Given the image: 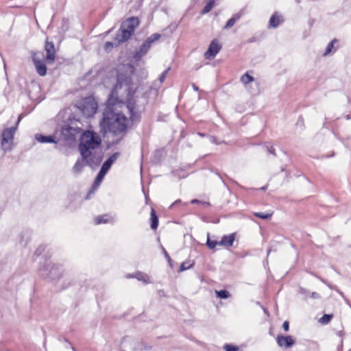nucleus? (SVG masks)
<instances>
[{
	"instance_id": "1",
	"label": "nucleus",
	"mask_w": 351,
	"mask_h": 351,
	"mask_svg": "<svg viewBox=\"0 0 351 351\" xmlns=\"http://www.w3.org/2000/svg\"><path fill=\"white\" fill-rule=\"evenodd\" d=\"M128 70L117 73V83L106 101L107 110H112L118 104H125L128 110H134L135 99L134 95L137 90V86L132 82V74L134 67L128 64Z\"/></svg>"
},
{
	"instance_id": "2",
	"label": "nucleus",
	"mask_w": 351,
	"mask_h": 351,
	"mask_svg": "<svg viewBox=\"0 0 351 351\" xmlns=\"http://www.w3.org/2000/svg\"><path fill=\"white\" fill-rule=\"evenodd\" d=\"M130 117L127 118L122 113H115L114 111H106L101 122V128L104 134L110 133L114 136L121 138L127 129L133 125L132 116L135 111H130Z\"/></svg>"
},
{
	"instance_id": "3",
	"label": "nucleus",
	"mask_w": 351,
	"mask_h": 351,
	"mask_svg": "<svg viewBox=\"0 0 351 351\" xmlns=\"http://www.w3.org/2000/svg\"><path fill=\"white\" fill-rule=\"evenodd\" d=\"M101 144V139L96 132L86 130L82 134L79 151L82 157L86 159L88 165H98L101 162L102 157L99 152Z\"/></svg>"
},
{
	"instance_id": "4",
	"label": "nucleus",
	"mask_w": 351,
	"mask_h": 351,
	"mask_svg": "<svg viewBox=\"0 0 351 351\" xmlns=\"http://www.w3.org/2000/svg\"><path fill=\"white\" fill-rule=\"evenodd\" d=\"M140 23L138 17H130L124 21L120 27L119 30L117 32L114 40L117 41L116 46H119L121 43L127 41L132 34L134 32L135 29Z\"/></svg>"
},
{
	"instance_id": "5",
	"label": "nucleus",
	"mask_w": 351,
	"mask_h": 351,
	"mask_svg": "<svg viewBox=\"0 0 351 351\" xmlns=\"http://www.w3.org/2000/svg\"><path fill=\"white\" fill-rule=\"evenodd\" d=\"M25 115L22 113L20 114L17 118V121L15 123V126L11 127L10 128L4 129L2 132V141H1V146L3 149H11L12 146L13 145V140L15 132L17 129V127Z\"/></svg>"
},
{
	"instance_id": "6",
	"label": "nucleus",
	"mask_w": 351,
	"mask_h": 351,
	"mask_svg": "<svg viewBox=\"0 0 351 351\" xmlns=\"http://www.w3.org/2000/svg\"><path fill=\"white\" fill-rule=\"evenodd\" d=\"M119 153H114L110 156L103 164L92 186V191L97 189L104 179L106 172L110 168L112 164L117 159Z\"/></svg>"
},
{
	"instance_id": "7",
	"label": "nucleus",
	"mask_w": 351,
	"mask_h": 351,
	"mask_svg": "<svg viewBox=\"0 0 351 351\" xmlns=\"http://www.w3.org/2000/svg\"><path fill=\"white\" fill-rule=\"evenodd\" d=\"M161 37V35L158 33L152 34L148 37L145 43L141 46L140 49L136 52L134 58L136 60L141 58L149 49L152 45L158 40Z\"/></svg>"
},
{
	"instance_id": "8",
	"label": "nucleus",
	"mask_w": 351,
	"mask_h": 351,
	"mask_svg": "<svg viewBox=\"0 0 351 351\" xmlns=\"http://www.w3.org/2000/svg\"><path fill=\"white\" fill-rule=\"evenodd\" d=\"M42 52H32V62L35 66L36 72L40 76H45L47 74V66L43 60Z\"/></svg>"
},
{
	"instance_id": "9",
	"label": "nucleus",
	"mask_w": 351,
	"mask_h": 351,
	"mask_svg": "<svg viewBox=\"0 0 351 351\" xmlns=\"http://www.w3.org/2000/svg\"><path fill=\"white\" fill-rule=\"evenodd\" d=\"M76 107L80 110H97L98 105L95 98L90 95L82 98L79 103V106H76Z\"/></svg>"
},
{
	"instance_id": "10",
	"label": "nucleus",
	"mask_w": 351,
	"mask_h": 351,
	"mask_svg": "<svg viewBox=\"0 0 351 351\" xmlns=\"http://www.w3.org/2000/svg\"><path fill=\"white\" fill-rule=\"evenodd\" d=\"M221 49V45L217 39L211 41L208 50L204 53L206 59H213Z\"/></svg>"
},
{
	"instance_id": "11",
	"label": "nucleus",
	"mask_w": 351,
	"mask_h": 351,
	"mask_svg": "<svg viewBox=\"0 0 351 351\" xmlns=\"http://www.w3.org/2000/svg\"><path fill=\"white\" fill-rule=\"evenodd\" d=\"M45 50L46 51L45 61L47 64L53 63L56 59V49L53 42L49 41L47 38L45 44Z\"/></svg>"
},
{
	"instance_id": "12",
	"label": "nucleus",
	"mask_w": 351,
	"mask_h": 351,
	"mask_svg": "<svg viewBox=\"0 0 351 351\" xmlns=\"http://www.w3.org/2000/svg\"><path fill=\"white\" fill-rule=\"evenodd\" d=\"M276 341L280 347L289 348L295 343V341L291 336L278 335Z\"/></svg>"
},
{
	"instance_id": "13",
	"label": "nucleus",
	"mask_w": 351,
	"mask_h": 351,
	"mask_svg": "<svg viewBox=\"0 0 351 351\" xmlns=\"http://www.w3.org/2000/svg\"><path fill=\"white\" fill-rule=\"evenodd\" d=\"M35 139L40 143H56V137L54 136H44L41 134H36Z\"/></svg>"
},
{
	"instance_id": "14",
	"label": "nucleus",
	"mask_w": 351,
	"mask_h": 351,
	"mask_svg": "<svg viewBox=\"0 0 351 351\" xmlns=\"http://www.w3.org/2000/svg\"><path fill=\"white\" fill-rule=\"evenodd\" d=\"M149 222L151 229L156 231L158 226L159 220L154 208H151Z\"/></svg>"
},
{
	"instance_id": "15",
	"label": "nucleus",
	"mask_w": 351,
	"mask_h": 351,
	"mask_svg": "<svg viewBox=\"0 0 351 351\" xmlns=\"http://www.w3.org/2000/svg\"><path fill=\"white\" fill-rule=\"evenodd\" d=\"M234 240L235 234L233 233L228 235H224L219 241V243L220 245L228 247L232 246Z\"/></svg>"
},
{
	"instance_id": "16",
	"label": "nucleus",
	"mask_w": 351,
	"mask_h": 351,
	"mask_svg": "<svg viewBox=\"0 0 351 351\" xmlns=\"http://www.w3.org/2000/svg\"><path fill=\"white\" fill-rule=\"evenodd\" d=\"M86 165L88 163L85 158L82 157L81 159H78L73 167V172L77 174L80 173Z\"/></svg>"
},
{
	"instance_id": "17",
	"label": "nucleus",
	"mask_w": 351,
	"mask_h": 351,
	"mask_svg": "<svg viewBox=\"0 0 351 351\" xmlns=\"http://www.w3.org/2000/svg\"><path fill=\"white\" fill-rule=\"evenodd\" d=\"M283 21V19L282 16L278 14V12H275L269 19V27L276 28Z\"/></svg>"
},
{
	"instance_id": "18",
	"label": "nucleus",
	"mask_w": 351,
	"mask_h": 351,
	"mask_svg": "<svg viewBox=\"0 0 351 351\" xmlns=\"http://www.w3.org/2000/svg\"><path fill=\"white\" fill-rule=\"evenodd\" d=\"M132 277L136 278L139 281H142L145 284H149L152 282L149 276L147 274L141 271L135 273Z\"/></svg>"
},
{
	"instance_id": "19",
	"label": "nucleus",
	"mask_w": 351,
	"mask_h": 351,
	"mask_svg": "<svg viewBox=\"0 0 351 351\" xmlns=\"http://www.w3.org/2000/svg\"><path fill=\"white\" fill-rule=\"evenodd\" d=\"M215 3V0H210L204 6V8L202 10L201 14H205L209 12L213 8Z\"/></svg>"
},
{
	"instance_id": "20",
	"label": "nucleus",
	"mask_w": 351,
	"mask_h": 351,
	"mask_svg": "<svg viewBox=\"0 0 351 351\" xmlns=\"http://www.w3.org/2000/svg\"><path fill=\"white\" fill-rule=\"evenodd\" d=\"M215 293L219 298L226 299L230 296V293L226 290L215 291Z\"/></svg>"
},
{
	"instance_id": "21",
	"label": "nucleus",
	"mask_w": 351,
	"mask_h": 351,
	"mask_svg": "<svg viewBox=\"0 0 351 351\" xmlns=\"http://www.w3.org/2000/svg\"><path fill=\"white\" fill-rule=\"evenodd\" d=\"M254 215L258 218L263 219H270L271 217V216L273 215V212L267 213H254Z\"/></svg>"
},
{
	"instance_id": "22",
	"label": "nucleus",
	"mask_w": 351,
	"mask_h": 351,
	"mask_svg": "<svg viewBox=\"0 0 351 351\" xmlns=\"http://www.w3.org/2000/svg\"><path fill=\"white\" fill-rule=\"evenodd\" d=\"M337 42H338V40L335 38L330 43H328V45L326 47V51L324 53V56L328 55L332 51V49L334 47L335 43H336Z\"/></svg>"
},
{
	"instance_id": "23",
	"label": "nucleus",
	"mask_w": 351,
	"mask_h": 351,
	"mask_svg": "<svg viewBox=\"0 0 351 351\" xmlns=\"http://www.w3.org/2000/svg\"><path fill=\"white\" fill-rule=\"evenodd\" d=\"M108 219L106 215L97 216L95 218V224L99 225L100 223H106L108 222Z\"/></svg>"
},
{
	"instance_id": "24",
	"label": "nucleus",
	"mask_w": 351,
	"mask_h": 351,
	"mask_svg": "<svg viewBox=\"0 0 351 351\" xmlns=\"http://www.w3.org/2000/svg\"><path fill=\"white\" fill-rule=\"evenodd\" d=\"M206 245L208 246V247L209 249L214 250L217 245H220V243H219V241L210 240L209 237L208 236L207 241H206Z\"/></svg>"
},
{
	"instance_id": "25",
	"label": "nucleus",
	"mask_w": 351,
	"mask_h": 351,
	"mask_svg": "<svg viewBox=\"0 0 351 351\" xmlns=\"http://www.w3.org/2000/svg\"><path fill=\"white\" fill-rule=\"evenodd\" d=\"M332 317V314H325L320 318L319 322L323 324H327L330 322Z\"/></svg>"
},
{
	"instance_id": "26",
	"label": "nucleus",
	"mask_w": 351,
	"mask_h": 351,
	"mask_svg": "<svg viewBox=\"0 0 351 351\" xmlns=\"http://www.w3.org/2000/svg\"><path fill=\"white\" fill-rule=\"evenodd\" d=\"M254 77L251 75H250L248 73H245L244 74L241 78V81L242 82V83H243L244 84H247L252 81H254Z\"/></svg>"
},
{
	"instance_id": "27",
	"label": "nucleus",
	"mask_w": 351,
	"mask_h": 351,
	"mask_svg": "<svg viewBox=\"0 0 351 351\" xmlns=\"http://www.w3.org/2000/svg\"><path fill=\"white\" fill-rule=\"evenodd\" d=\"M191 204H198L204 207H210L211 206L210 203L208 201H200L196 199H192L191 201Z\"/></svg>"
},
{
	"instance_id": "28",
	"label": "nucleus",
	"mask_w": 351,
	"mask_h": 351,
	"mask_svg": "<svg viewBox=\"0 0 351 351\" xmlns=\"http://www.w3.org/2000/svg\"><path fill=\"white\" fill-rule=\"evenodd\" d=\"M115 41H116V43L114 44L110 41L106 42L104 45V47L105 51L107 52H109L112 49L114 46L117 47L116 44L117 43V40H115Z\"/></svg>"
},
{
	"instance_id": "29",
	"label": "nucleus",
	"mask_w": 351,
	"mask_h": 351,
	"mask_svg": "<svg viewBox=\"0 0 351 351\" xmlns=\"http://www.w3.org/2000/svg\"><path fill=\"white\" fill-rule=\"evenodd\" d=\"M224 349L226 351H239V348L235 346H232L229 344H226L224 346Z\"/></svg>"
},
{
	"instance_id": "30",
	"label": "nucleus",
	"mask_w": 351,
	"mask_h": 351,
	"mask_svg": "<svg viewBox=\"0 0 351 351\" xmlns=\"http://www.w3.org/2000/svg\"><path fill=\"white\" fill-rule=\"evenodd\" d=\"M192 267V265L190 264L189 263H182L180 265V271H183L184 270H186L189 268H191Z\"/></svg>"
},
{
	"instance_id": "31",
	"label": "nucleus",
	"mask_w": 351,
	"mask_h": 351,
	"mask_svg": "<svg viewBox=\"0 0 351 351\" xmlns=\"http://www.w3.org/2000/svg\"><path fill=\"white\" fill-rule=\"evenodd\" d=\"M235 23V19H232V17L231 19H230L228 22L226 23L224 28L225 29H229L230 27H232Z\"/></svg>"
},
{
	"instance_id": "32",
	"label": "nucleus",
	"mask_w": 351,
	"mask_h": 351,
	"mask_svg": "<svg viewBox=\"0 0 351 351\" xmlns=\"http://www.w3.org/2000/svg\"><path fill=\"white\" fill-rule=\"evenodd\" d=\"M169 70V69H166V70H165V71L161 74V75H160V77H159V80H160V82H162L165 80V79L166 78V76H167V73H168Z\"/></svg>"
},
{
	"instance_id": "33",
	"label": "nucleus",
	"mask_w": 351,
	"mask_h": 351,
	"mask_svg": "<svg viewBox=\"0 0 351 351\" xmlns=\"http://www.w3.org/2000/svg\"><path fill=\"white\" fill-rule=\"evenodd\" d=\"M282 328L285 332L289 331V322L288 321H285L282 324Z\"/></svg>"
},
{
	"instance_id": "34",
	"label": "nucleus",
	"mask_w": 351,
	"mask_h": 351,
	"mask_svg": "<svg viewBox=\"0 0 351 351\" xmlns=\"http://www.w3.org/2000/svg\"><path fill=\"white\" fill-rule=\"evenodd\" d=\"M311 298L314 299H319L320 298V295L317 292H312L311 293Z\"/></svg>"
},
{
	"instance_id": "35",
	"label": "nucleus",
	"mask_w": 351,
	"mask_h": 351,
	"mask_svg": "<svg viewBox=\"0 0 351 351\" xmlns=\"http://www.w3.org/2000/svg\"><path fill=\"white\" fill-rule=\"evenodd\" d=\"M241 14L238 13V14H235L233 16H232V19H235V22L240 19Z\"/></svg>"
},
{
	"instance_id": "36",
	"label": "nucleus",
	"mask_w": 351,
	"mask_h": 351,
	"mask_svg": "<svg viewBox=\"0 0 351 351\" xmlns=\"http://www.w3.org/2000/svg\"><path fill=\"white\" fill-rule=\"evenodd\" d=\"M72 130H73L72 128L69 127V128H67L64 129V131H63V132H71V131H72Z\"/></svg>"
},
{
	"instance_id": "37",
	"label": "nucleus",
	"mask_w": 351,
	"mask_h": 351,
	"mask_svg": "<svg viewBox=\"0 0 351 351\" xmlns=\"http://www.w3.org/2000/svg\"><path fill=\"white\" fill-rule=\"evenodd\" d=\"M193 87L194 90H198V87L196 86L195 84H193Z\"/></svg>"
},
{
	"instance_id": "38",
	"label": "nucleus",
	"mask_w": 351,
	"mask_h": 351,
	"mask_svg": "<svg viewBox=\"0 0 351 351\" xmlns=\"http://www.w3.org/2000/svg\"><path fill=\"white\" fill-rule=\"evenodd\" d=\"M166 256H167V258H168L169 261H171V258H170V256L167 254V252H166Z\"/></svg>"
},
{
	"instance_id": "39",
	"label": "nucleus",
	"mask_w": 351,
	"mask_h": 351,
	"mask_svg": "<svg viewBox=\"0 0 351 351\" xmlns=\"http://www.w3.org/2000/svg\"><path fill=\"white\" fill-rule=\"evenodd\" d=\"M180 202V199L176 200V201H175V202H174V204H176L177 202Z\"/></svg>"
},
{
	"instance_id": "40",
	"label": "nucleus",
	"mask_w": 351,
	"mask_h": 351,
	"mask_svg": "<svg viewBox=\"0 0 351 351\" xmlns=\"http://www.w3.org/2000/svg\"><path fill=\"white\" fill-rule=\"evenodd\" d=\"M349 351H351V349H350Z\"/></svg>"
}]
</instances>
